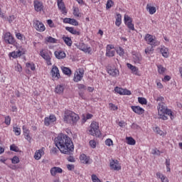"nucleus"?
<instances>
[{"mask_svg": "<svg viewBox=\"0 0 182 182\" xmlns=\"http://www.w3.org/2000/svg\"><path fill=\"white\" fill-rule=\"evenodd\" d=\"M33 25L36 31H39V32H43L46 28L42 22L38 20H33Z\"/></svg>", "mask_w": 182, "mask_h": 182, "instance_id": "nucleus-5", "label": "nucleus"}, {"mask_svg": "<svg viewBox=\"0 0 182 182\" xmlns=\"http://www.w3.org/2000/svg\"><path fill=\"white\" fill-rule=\"evenodd\" d=\"M82 78H83V75H82L81 74H79V73L77 72L74 75L73 80L74 82H80V80H82Z\"/></svg>", "mask_w": 182, "mask_h": 182, "instance_id": "nucleus-32", "label": "nucleus"}, {"mask_svg": "<svg viewBox=\"0 0 182 182\" xmlns=\"http://www.w3.org/2000/svg\"><path fill=\"white\" fill-rule=\"evenodd\" d=\"M146 11H148L150 14V15H154V14H156V7L151 6L150 5L146 6Z\"/></svg>", "mask_w": 182, "mask_h": 182, "instance_id": "nucleus-31", "label": "nucleus"}, {"mask_svg": "<svg viewBox=\"0 0 182 182\" xmlns=\"http://www.w3.org/2000/svg\"><path fill=\"white\" fill-rule=\"evenodd\" d=\"M114 50H112V46H107L106 56L108 58H113V56H114Z\"/></svg>", "mask_w": 182, "mask_h": 182, "instance_id": "nucleus-22", "label": "nucleus"}, {"mask_svg": "<svg viewBox=\"0 0 182 182\" xmlns=\"http://www.w3.org/2000/svg\"><path fill=\"white\" fill-rule=\"evenodd\" d=\"M61 70L63 71V73L67 76H70V75H72V70L68 67H61Z\"/></svg>", "mask_w": 182, "mask_h": 182, "instance_id": "nucleus-30", "label": "nucleus"}, {"mask_svg": "<svg viewBox=\"0 0 182 182\" xmlns=\"http://www.w3.org/2000/svg\"><path fill=\"white\" fill-rule=\"evenodd\" d=\"M92 180L93 182H101L96 175H92Z\"/></svg>", "mask_w": 182, "mask_h": 182, "instance_id": "nucleus-54", "label": "nucleus"}, {"mask_svg": "<svg viewBox=\"0 0 182 182\" xmlns=\"http://www.w3.org/2000/svg\"><path fill=\"white\" fill-rule=\"evenodd\" d=\"M5 124L7 126H9L11 124V117L9 116H6L5 117V121H4Z\"/></svg>", "mask_w": 182, "mask_h": 182, "instance_id": "nucleus-49", "label": "nucleus"}, {"mask_svg": "<svg viewBox=\"0 0 182 182\" xmlns=\"http://www.w3.org/2000/svg\"><path fill=\"white\" fill-rule=\"evenodd\" d=\"M46 41L48 43H56L58 42V40L56 38H53L52 36L47 37Z\"/></svg>", "mask_w": 182, "mask_h": 182, "instance_id": "nucleus-38", "label": "nucleus"}, {"mask_svg": "<svg viewBox=\"0 0 182 182\" xmlns=\"http://www.w3.org/2000/svg\"><path fill=\"white\" fill-rule=\"evenodd\" d=\"M67 168L68 170H69L70 171H72V170L75 169V166L72 165V164H68L67 165Z\"/></svg>", "mask_w": 182, "mask_h": 182, "instance_id": "nucleus-59", "label": "nucleus"}, {"mask_svg": "<svg viewBox=\"0 0 182 182\" xmlns=\"http://www.w3.org/2000/svg\"><path fill=\"white\" fill-rule=\"evenodd\" d=\"M63 90H65V87H63V85H57L55 89V92L58 95H63Z\"/></svg>", "mask_w": 182, "mask_h": 182, "instance_id": "nucleus-28", "label": "nucleus"}, {"mask_svg": "<svg viewBox=\"0 0 182 182\" xmlns=\"http://www.w3.org/2000/svg\"><path fill=\"white\" fill-rule=\"evenodd\" d=\"M90 133L92 136H96L97 137L102 136L100 130H99V123L92 122L90 125Z\"/></svg>", "mask_w": 182, "mask_h": 182, "instance_id": "nucleus-4", "label": "nucleus"}, {"mask_svg": "<svg viewBox=\"0 0 182 182\" xmlns=\"http://www.w3.org/2000/svg\"><path fill=\"white\" fill-rule=\"evenodd\" d=\"M66 31H68L73 35H77V36H80V32L75 30L74 28L72 27H65Z\"/></svg>", "mask_w": 182, "mask_h": 182, "instance_id": "nucleus-29", "label": "nucleus"}, {"mask_svg": "<svg viewBox=\"0 0 182 182\" xmlns=\"http://www.w3.org/2000/svg\"><path fill=\"white\" fill-rule=\"evenodd\" d=\"M47 23L49 26L50 28H53L55 26V24L53 23V21L50 19L47 21Z\"/></svg>", "mask_w": 182, "mask_h": 182, "instance_id": "nucleus-56", "label": "nucleus"}, {"mask_svg": "<svg viewBox=\"0 0 182 182\" xmlns=\"http://www.w3.org/2000/svg\"><path fill=\"white\" fill-rule=\"evenodd\" d=\"M23 132L24 136H28V134L30 133L29 129H28V128H26L25 126H23Z\"/></svg>", "mask_w": 182, "mask_h": 182, "instance_id": "nucleus-51", "label": "nucleus"}, {"mask_svg": "<svg viewBox=\"0 0 182 182\" xmlns=\"http://www.w3.org/2000/svg\"><path fill=\"white\" fill-rule=\"evenodd\" d=\"M78 73L79 75H81L83 76L84 73H85V70H83V68H79L78 69Z\"/></svg>", "mask_w": 182, "mask_h": 182, "instance_id": "nucleus-63", "label": "nucleus"}, {"mask_svg": "<svg viewBox=\"0 0 182 182\" xmlns=\"http://www.w3.org/2000/svg\"><path fill=\"white\" fill-rule=\"evenodd\" d=\"M158 114H159V119H161L162 120H167L168 119L166 114L169 116L173 120L174 119V113H173L171 109H167V106H166V104L164 102H161L158 104Z\"/></svg>", "mask_w": 182, "mask_h": 182, "instance_id": "nucleus-2", "label": "nucleus"}, {"mask_svg": "<svg viewBox=\"0 0 182 182\" xmlns=\"http://www.w3.org/2000/svg\"><path fill=\"white\" fill-rule=\"evenodd\" d=\"M145 41L148 42L149 45H153L154 46H158V45H160V43L159 41H156L153 38V36L150 34H146L145 36Z\"/></svg>", "mask_w": 182, "mask_h": 182, "instance_id": "nucleus-7", "label": "nucleus"}, {"mask_svg": "<svg viewBox=\"0 0 182 182\" xmlns=\"http://www.w3.org/2000/svg\"><path fill=\"white\" fill-rule=\"evenodd\" d=\"M90 146L92 148V149H95L96 148V141L91 140L90 141Z\"/></svg>", "mask_w": 182, "mask_h": 182, "instance_id": "nucleus-57", "label": "nucleus"}, {"mask_svg": "<svg viewBox=\"0 0 182 182\" xmlns=\"http://www.w3.org/2000/svg\"><path fill=\"white\" fill-rule=\"evenodd\" d=\"M43 154H45V147H43L42 149L36 151L34 159L36 160H41Z\"/></svg>", "mask_w": 182, "mask_h": 182, "instance_id": "nucleus-14", "label": "nucleus"}, {"mask_svg": "<svg viewBox=\"0 0 182 182\" xmlns=\"http://www.w3.org/2000/svg\"><path fill=\"white\" fill-rule=\"evenodd\" d=\"M26 65V68H28V69H31V70H35V64L27 63Z\"/></svg>", "mask_w": 182, "mask_h": 182, "instance_id": "nucleus-45", "label": "nucleus"}, {"mask_svg": "<svg viewBox=\"0 0 182 182\" xmlns=\"http://www.w3.org/2000/svg\"><path fill=\"white\" fill-rule=\"evenodd\" d=\"M51 75L54 79H59L60 77V73H59V68L56 66L53 67L51 70Z\"/></svg>", "mask_w": 182, "mask_h": 182, "instance_id": "nucleus-12", "label": "nucleus"}, {"mask_svg": "<svg viewBox=\"0 0 182 182\" xmlns=\"http://www.w3.org/2000/svg\"><path fill=\"white\" fill-rule=\"evenodd\" d=\"M132 129H139V125H137V124H134L133 123L131 126Z\"/></svg>", "mask_w": 182, "mask_h": 182, "instance_id": "nucleus-61", "label": "nucleus"}, {"mask_svg": "<svg viewBox=\"0 0 182 182\" xmlns=\"http://www.w3.org/2000/svg\"><path fill=\"white\" fill-rule=\"evenodd\" d=\"M114 92H116V93H118L119 95H127V96H130V95H132V92L127 89H123L122 87H116L114 88Z\"/></svg>", "mask_w": 182, "mask_h": 182, "instance_id": "nucleus-9", "label": "nucleus"}, {"mask_svg": "<svg viewBox=\"0 0 182 182\" xmlns=\"http://www.w3.org/2000/svg\"><path fill=\"white\" fill-rule=\"evenodd\" d=\"M62 39H63V41H64V42H65V45H67V46H72V43H73V42L72 41V38L63 36L62 37Z\"/></svg>", "mask_w": 182, "mask_h": 182, "instance_id": "nucleus-27", "label": "nucleus"}, {"mask_svg": "<svg viewBox=\"0 0 182 182\" xmlns=\"http://www.w3.org/2000/svg\"><path fill=\"white\" fill-rule=\"evenodd\" d=\"M161 153V152L160 151V150H158L156 148H155L152 150V154H156V156H160Z\"/></svg>", "mask_w": 182, "mask_h": 182, "instance_id": "nucleus-52", "label": "nucleus"}, {"mask_svg": "<svg viewBox=\"0 0 182 182\" xmlns=\"http://www.w3.org/2000/svg\"><path fill=\"white\" fill-rule=\"evenodd\" d=\"M73 16L80 18V13L79 12V8L73 7Z\"/></svg>", "mask_w": 182, "mask_h": 182, "instance_id": "nucleus-39", "label": "nucleus"}, {"mask_svg": "<svg viewBox=\"0 0 182 182\" xmlns=\"http://www.w3.org/2000/svg\"><path fill=\"white\" fill-rule=\"evenodd\" d=\"M40 55L45 60H46L47 65H52V63H50V55H49L48 51L42 50L40 51Z\"/></svg>", "mask_w": 182, "mask_h": 182, "instance_id": "nucleus-10", "label": "nucleus"}, {"mask_svg": "<svg viewBox=\"0 0 182 182\" xmlns=\"http://www.w3.org/2000/svg\"><path fill=\"white\" fill-rule=\"evenodd\" d=\"M4 42L6 43H9V45H14L15 43V38H14V36L11 34V33H6L4 34Z\"/></svg>", "mask_w": 182, "mask_h": 182, "instance_id": "nucleus-8", "label": "nucleus"}, {"mask_svg": "<svg viewBox=\"0 0 182 182\" xmlns=\"http://www.w3.org/2000/svg\"><path fill=\"white\" fill-rule=\"evenodd\" d=\"M11 163L13 164H18V163H19V158L16 156H14L11 159Z\"/></svg>", "mask_w": 182, "mask_h": 182, "instance_id": "nucleus-44", "label": "nucleus"}, {"mask_svg": "<svg viewBox=\"0 0 182 182\" xmlns=\"http://www.w3.org/2000/svg\"><path fill=\"white\" fill-rule=\"evenodd\" d=\"M127 66L128 69H130V70H132V73H134V75H139V68H137V67L134 66L133 65H132L130 63H127Z\"/></svg>", "mask_w": 182, "mask_h": 182, "instance_id": "nucleus-21", "label": "nucleus"}, {"mask_svg": "<svg viewBox=\"0 0 182 182\" xmlns=\"http://www.w3.org/2000/svg\"><path fill=\"white\" fill-rule=\"evenodd\" d=\"M127 144H130V146H134L136 144V140L132 136L127 137Z\"/></svg>", "mask_w": 182, "mask_h": 182, "instance_id": "nucleus-35", "label": "nucleus"}, {"mask_svg": "<svg viewBox=\"0 0 182 182\" xmlns=\"http://www.w3.org/2000/svg\"><path fill=\"white\" fill-rule=\"evenodd\" d=\"M13 132H14L16 136H20L21 135V128H18L17 127H14L13 128Z\"/></svg>", "mask_w": 182, "mask_h": 182, "instance_id": "nucleus-42", "label": "nucleus"}, {"mask_svg": "<svg viewBox=\"0 0 182 182\" xmlns=\"http://www.w3.org/2000/svg\"><path fill=\"white\" fill-rule=\"evenodd\" d=\"M58 151H59V148H53L50 151V153L53 154H57Z\"/></svg>", "mask_w": 182, "mask_h": 182, "instance_id": "nucleus-58", "label": "nucleus"}, {"mask_svg": "<svg viewBox=\"0 0 182 182\" xmlns=\"http://www.w3.org/2000/svg\"><path fill=\"white\" fill-rule=\"evenodd\" d=\"M161 53L164 58H168V49L166 48H162L160 50Z\"/></svg>", "mask_w": 182, "mask_h": 182, "instance_id": "nucleus-33", "label": "nucleus"}, {"mask_svg": "<svg viewBox=\"0 0 182 182\" xmlns=\"http://www.w3.org/2000/svg\"><path fill=\"white\" fill-rule=\"evenodd\" d=\"M10 150H11V151H16V153H18V151H19V148L15 144H12L10 146Z\"/></svg>", "mask_w": 182, "mask_h": 182, "instance_id": "nucleus-43", "label": "nucleus"}, {"mask_svg": "<svg viewBox=\"0 0 182 182\" xmlns=\"http://www.w3.org/2000/svg\"><path fill=\"white\" fill-rule=\"evenodd\" d=\"M55 143L56 147H58L60 151L63 154H67L69 157L67 158L70 163H75V160L73 157V151L75 150V146L72 139L67 135L61 134L55 139Z\"/></svg>", "mask_w": 182, "mask_h": 182, "instance_id": "nucleus-1", "label": "nucleus"}, {"mask_svg": "<svg viewBox=\"0 0 182 182\" xmlns=\"http://www.w3.org/2000/svg\"><path fill=\"white\" fill-rule=\"evenodd\" d=\"M80 50L82 52H85V53H90L92 52V48L90 47H87L85 43H81L80 45Z\"/></svg>", "mask_w": 182, "mask_h": 182, "instance_id": "nucleus-19", "label": "nucleus"}, {"mask_svg": "<svg viewBox=\"0 0 182 182\" xmlns=\"http://www.w3.org/2000/svg\"><path fill=\"white\" fill-rule=\"evenodd\" d=\"M131 109L136 114H143L144 113V109L139 106H132Z\"/></svg>", "mask_w": 182, "mask_h": 182, "instance_id": "nucleus-17", "label": "nucleus"}, {"mask_svg": "<svg viewBox=\"0 0 182 182\" xmlns=\"http://www.w3.org/2000/svg\"><path fill=\"white\" fill-rule=\"evenodd\" d=\"M72 20V18H65L63 20L64 23H70V21Z\"/></svg>", "mask_w": 182, "mask_h": 182, "instance_id": "nucleus-62", "label": "nucleus"}, {"mask_svg": "<svg viewBox=\"0 0 182 182\" xmlns=\"http://www.w3.org/2000/svg\"><path fill=\"white\" fill-rule=\"evenodd\" d=\"M78 89H84V90H86V86H85V85H83V84H79V85H78Z\"/></svg>", "mask_w": 182, "mask_h": 182, "instance_id": "nucleus-64", "label": "nucleus"}, {"mask_svg": "<svg viewBox=\"0 0 182 182\" xmlns=\"http://www.w3.org/2000/svg\"><path fill=\"white\" fill-rule=\"evenodd\" d=\"M58 6L62 12H64V14H67L66 12V7H65V3L62 1V0H58Z\"/></svg>", "mask_w": 182, "mask_h": 182, "instance_id": "nucleus-26", "label": "nucleus"}, {"mask_svg": "<svg viewBox=\"0 0 182 182\" xmlns=\"http://www.w3.org/2000/svg\"><path fill=\"white\" fill-rule=\"evenodd\" d=\"M117 53H118L119 56H123V55H124V50L119 47V49L117 50Z\"/></svg>", "mask_w": 182, "mask_h": 182, "instance_id": "nucleus-47", "label": "nucleus"}, {"mask_svg": "<svg viewBox=\"0 0 182 182\" xmlns=\"http://www.w3.org/2000/svg\"><path fill=\"white\" fill-rule=\"evenodd\" d=\"M105 144L106 146H109V147H110V146H113V141L111 139H107L105 141Z\"/></svg>", "mask_w": 182, "mask_h": 182, "instance_id": "nucleus-48", "label": "nucleus"}, {"mask_svg": "<svg viewBox=\"0 0 182 182\" xmlns=\"http://www.w3.org/2000/svg\"><path fill=\"white\" fill-rule=\"evenodd\" d=\"M143 58L141 57V55L136 53L133 55V60L134 63H141Z\"/></svg>", "mask_w": 182, "mask_h": 182, "instance_id": "nucleus-24", "label": "nucleus"}, {"mask_svg": "<svg viewBox=\"0 0 182 182\" xmlns=\"http://www.w3.org/2000/svg\"><path fill=\"white\" fill-rule=\"evenodd\" d=\"M54 55L57 59H64V58H66V53L63 51H55Z\"/></svg>", "mask_w": 182, "mask_h": 182, "instance_id": "nucleus-23", "label": "nucleus"}, {"mask_svg": "<svg viewBox=\"0 0 182 182\" xmlns=\"http://www.w3.org/2000/svg\"><path fill=\"white\" fill-rule=\"evenodd\" d=\"M63 120L65 123L73 124L74 123H76L77 120H79V115L70 110L67 109L64 112Z\"/></svg>", "mask_w": 182, "mask_h": 182, "instance_id": "nucleus-3", "label": "nucleus"}, {"mask_svg": "<svg viewBox=\"0 0 182 182\" xmlns=\"http://www.w3.org/2000/svg\"><path fill=\"white\" fill-rule=\"evenodd\" d=\"M157 68H158V73H159V75H163L164 72H166V68L163 67V65H159Z\"/></svg>", "mask_w": 182, "mask_h": 182, "instance_id": "nucleus-37", "label": "nucleus"}, {"mask_svg": "<svg viewBox=\"0 0 182 182\" xmlns=\"http://www.w3.org/2000/svg\"><path fill=\"white\" fill-rule=\"evenodd\" d=\"M80 160L83 164H90V163L89 162L90 160V157L86 156V154H82L80 156Z\"/></svg>", "mask_w": 182, "mask_h": 182, "instance_id": "nucleus-16", "label": "nucleus"}, {"mask_svg": "<svg viewBox=\"0 0 182 182\" xmlns=\"http://www.w3.org/2000/svg\"><path fill=\"white\" fill-rule=\"evenodd\" d=\"M70 23V25H73L74 26H77L79 25V22H77V21H76V19L75 18H71Z\"/></svg>", "mask_w": 182, "mask_h": 182, "instance_id": "nucleus-50", "label": "nucleus"}, {"mask_svg": "<svg viewBox=\"0 0 182 182\" xmlns=\"http://www.w3.org/2000/svg\"><path fill=\"white\" fill-rule=\"evenodd\" d=\"M138 102L140 105H147V100L144 97H138Z\"/></svg>", "mask_w": 182, "mask_h": 182, "instance_id": "nucleus-40", "label": "nucleus"}, {"mask_svg": "<svg viewBox=\"0 0 182 182\" xmlns=\"http://www.w3.org/2000/svg\"><path fill=\"white\" fill-rule=\"evenodd\" d=\"M124 21L125 25H127V28L130 29L131 31H134V24H133L132 22H133V20L130 16L125 15L124 17Z\"/></svg>", "mask_w": 182, "mask_h": 182, "instance_id": "nucleus-6", "label": "nucleus"}, {"mask_svg": "<svg viewBox=\"0 0 182 182\" xmlns=\"http://www.w3.org/2000/svg\"><path fill=\"white\" fill-rule=\"evenodd\" d=\"M153 45H151L150 46L147 47L145 49V53L146 55H150L151 53H153V50H154V49L153 48Z\"/></svg>", "mask_w": 182, "mask_h": 182, "instance_id": "nucleus-36", "label": "nucleus"}, {"mask_svg": "<svg viewBox=\"0 0 182 182\" xmlns=\"http://www.w3.org/2000/svg\"><path fill=\"white\" fill-rule=\"evenodd\" d=\"M56 122V117L55 115H50L49 117H46L44 119L45 126H50V123Z\"/></svg>", "mask_w": 182, "mask_h": 182, "instance_id": "nucleus-11", "label": "nucleus"}, {"mask_svg": "<svg viewBox=\"0 0 182 182\" xmlns=\"http://www.w3.org/2000/svg\"><path fill=\"white\" fill-rule=\"evenodd\" d=\"M23 53L21 50H18L17 51H13L9 53V56L11 58H14V59H16V58H19L20 56H22Z\"/></svg>", "mask_w": 182, "mask_h": 182, "instance_id": "nucleus-20", "label": "nucleus"}, {"mask_svg": "<svg viewBox=\"0 0 182 182\" xmlns=\"http://www.w3.org/2000/svg\"><path fill=\"white\" fill-rule=\"evenodd\" d=\"M33 4H34V9H35V11H36V12H41L42 9H43V4H42V2L36 0V1H34Z\"/></svg>", "mask_w": 182, "mask_h": 182, "instance_id": "nucleus-13", "label": "nucleus"}, {"mask_svg": "<svg viewBox=\"0 0 182 182\" xmlns=\"http://www.w3.org/2000/svg\"><path fill=\"white\" fill-rule=\"evenodd\" d=\"M112 6H113V1L108 0L107 1V6H106L107 9H110V8H112Z\"/></svg>", "mask_w": 182, "mask_h": 182, "instance_id": "nucleus-46", "label": "nucleus"}, {"mask_svg": "<svg viewBox=\"0 0 182 182\" xmlns=\"http://www.w3.org/2000/svg\"><path fill=\"white\" fill-rule=\"evenodd\" d=\"M115 25L117 26H120L122 25V14H117Z\"/></svg>", "mask_w": 182, "mask_h": 182, "instance_id": "nucleus-34", "label": "nucleus"}, {"mask_svg": "<svg viewBox=\"0 0 182 182\" xmlns=\"http://www.w3.org/2000/svg\"><path fill=\"white\" fill-rule=\"evenodd\" d=\"M156 177H157L158 178H160L161 181H162L163 178H164L166 177V176L163 175V174H162L161 173H160V172H157V173H156Z\"/></svg>", "mask_w": 182, "mask_h": 182, "instance_id": "nucleus-53", "label": "nucleus"}, {"mask_svg": "<svg viewBox=\"0 0 182 182\" xmlns=\"http://www.w3.org/2000/svg\"><path fill=\"white\" fill-rule=\"evenodd\" d=\"M107 72L110 76H119V70L114 68H108Z\"/></svg>", "mask_w": 182, "mask_h": 182, "instance_id": "nucleus-25", "label": "nucleus"}, {"mask_svg": "<svg viewBox=\"0 0 182 182\" xmlns=\"http://www.w3.org/2000/svg\"><path fill=\"white\" fill-rule=\"evenodd\" d=\"M109 108L111 110H117V107L114 105L113 103H109Z\"/></svg>", "mask_w": 182, "mask_h": 182, "instance_id": "nucleus-55", "label": "nucleus"}, {"mask_svg": "<svg viewBox=\"0 0 182 182\" xmlns=\"http://www.w3.org/2000/svg\"><path fill=\"white\" fill-rule=\"evenodd\" d=\"M109 166L111 170H117V171L122 168L120 166H119V164H117V161H115L114 160H112V161H110Z\"/></svg>", "mask_w": 182, "mask_h": 182, "instance_id": "nucleus-18", "label": "nucleus"}, {"mask_svg": "<svg viewBox=\"0 0 182 182\" xmlns=\"http://www.w3.org/2000/svg\"><path fill=\"white\" fill-rule=\"evenodd\" d=\"M62 173H63V170H62V168L60 167L54 166L50 169V174L53 177H55V176H56V174H58V173L60 174Z\"/></svg>", "mask_w": 182, "mask_h": 182, "instance_id": "nucleus-15", "label": "nucleus"}, {"mask_svg": "<svg viewBox=\"0 0 182 182\" xmlns=\"http://www.w3.org/2000/svg\"><path fill=\"white\" fill-rule=\"evenodd\" d=\"M14 20H15L14 16H10L9 18H8V21L9 23H12V22H14Z\"/></svg>", "mask_w": 182, "mask_h": 182, "instance_id": "nucleus-60", "label": "nucleus"}, {"mask_svg": "<svg viewBox=\"0 0 182 182\" xmlns=\"http://www.w3.org/2000/svg\"><path fill=\"white\" fill-rule=\"evenodd\" d=\"M154 132L155 133H157V134H159L160 136H163V134H164L163 131H161L160 128H159V127H156L155 128H154Z\"/></svg>", "mask_w": 182, "mask_h": 182, "instance_id": "nucleus-41", "label": "nucleus"}]
</instances>
